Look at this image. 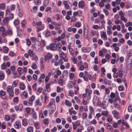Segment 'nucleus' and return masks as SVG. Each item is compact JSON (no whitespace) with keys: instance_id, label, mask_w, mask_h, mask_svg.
<instances>
[{"instance_id":"nucleus-1","label":"nucleus","mask_w":132,"mask_h":132,"mask_svg":"<svg viewBox=\"0 0 132 132\" xmlns=\"http://www.w3.org/2000/svg\"><path fill=\"white\" fill-rule=\"evenodd\" d=\"M57 45L55 43L51 44L49 46H47L46 48L47 50L50 49L51 50H56L57 47Z\"/></svg>"},{"instance_id":"nucleus-2","label":"nucleus","mask_w":132,"mask_h":132,"mask_svg":"<svg viewBox=\"0 0 132 132\" xmlns=\"http://www.w3.org/2000/svg\"><path fill=\"white\" fill-rule=\"evenodd\" d=\"M35 47L36 51L38 52H40L42 51V48L40 44L39 43L35 44Z\"/></svg>"},{"instance_id":"nucleus-3","label":"nucleus","mask_w":132,"mask_h":132,"mask_svg":"<svg viewBox=\"0 0 132 132\" xmlns=\"http://www.w3.org/2000/svg\"><path fill=\"white\" fill-rule=\"evenodd\" d=\"M45 61H47V59H50L52 58V55L51 53H48L47 54L45 55L44 56Z\"/></svg>"},{"instance_id":"nucleus-4","label":"nucleus","mask_w":132,"mask_h":132,"mask_svg":"<svg viewBox=\"0 0 132 132\" xmlns=\"http://www.w3.org/2000/svg\"><path fill=\"white\" fill-rule=\"evenodd\" d=\"M7 91L9 93H14L13 88L11 86H9L7 87Z\"/></svg>"},{"instance_id":"nucleus-5","label":"nucleus","mask_w":132,"mask_h":132,"mask_svg":"<svg viewBox=\"0 0 132 132\" xmlns=\"http://www.w3.org/2000/svg\"><path fill=\"white\" fill-rule=\"evenodd\" d=\"M63 3L64 5V7L66 9L68 10L69 9L70 6L68 4V2L67 1H63Z\"/></svg>"},{"instance_id":"nucleus-6","label":"nucleus","mask_w":132,"mask_h":132,"mask_svg":"<svg viewBox=\"0 0 132 132\" xmlns=\"http://www.w3.org/2000/svg\"><path fill=\"white\" fill-rule=\"evenodd\" d=\"M21 123L19 121H16L14 124V126L15 128L19 129L21 127Z\"/></svg>"},{"instance_id":"nucleus-7","label":"nucleus","mask_w":132,"mask_h":132,"mask_svg":"<svg viewBox=\"0 0 132 132\" xmlns=\"http://www.w3.org/2000/svg\"><path fill=\"white\" fill-rule=\"evenodd\" d=\"M19 85L20 88L21 89L23 90L25 89L26 87L25 85L23 83L20 82L19 83Z\"/></svg>"},{"instance_id":"nucleus-8","label":"nucleus","mask_w":132,"mask_h":132,"mask_svg":"<svg viewBox=\"0 0 132 132\" xmlns=\"http://www.w3.org/2000/svg\"><path fill=\"white\" fill-rule=\"evenodd\" d=\"M101 36L102 38H103V39L107 40L106 35L105 32H102L101 34Z\"/></svg>"},{"instance_id":"nucleus-9","label":"nucleus","mask_w":132,"mask_h":132,"mask_svg":"<svg viewBox=\"0 0 132 132\" xmlns=\"http://www.w3.org/2000/svg\"><path fill=\"white\" fill-rule=\"evenodd\" d=\"M35 97L34 96H32L30 98L29 100V103L30 104H31L33 101L35 100Z\"/></svg>"},{"instance_id":"nucleus-10","label":"nucleus","mask_w":132,"mask_h":132,"mask_svg":"<svg viewBox=\"0 0 132 132\" xmlns=\"http://www.w3.org/2000/svg\"><path fill=\"white\" fill-rule=\"evenodd\" d=\"M84 33L85 35H87L88 33V27H84Z\"/></svg>"},{"instance_id":"nucleus-11","label":"nucleus","mask_w":132,"mask_h":132,"mask_svg":"<svg viewBox=\"0 0 132 132\" xmlns=\"http://www.w3.org/2000/svg\"><path fill=\"white\" fill-rule=\"evenodd\" d=\"M84 5V3L83 1H81L79 2L78 6L81 8H83Z\"/></svg>"},{"instance_id":"nucleus-12","label":"nucleus","mask_w":132,"mask_h":132,"mask_svg":"<svg viewBox=\"0 0 132 132\" xmlns=\"http://www.w3.org/2000/svg\"><path fill=\"white\" fill-rule=\"evenodd\" d=\"M28 53L29 55L31 57H33L35 56V54L33 53V51L30 50H28Z\"/></svg>"},{"instance_id":"nucleus-13","label":"nucleus","mask_w":132,"mask_h":132,"mask_svg":"<svg viewBox=\"0 0 132 132\" xmlns=\"http://www.w3.org/2000/svg\"><path fill=\"white\" fill-rule=\"evenodd\" d=\"M112 113L114 115V117L116 118H117L118 116V112L115 110H113L112 111Z\"/></svg>"},{"instance_id":"nucleus-14","label":"nucleus","mask_w":132,"mask_h":132,"mask_svg":"<svg viewBox=\"0 0 132 132\" xmlns=\"http://www.w3.org/2000/svg\"><path fill=\"white\" fill-rule=\"evenodd\" d=\"M88 132H94V129L92 126H91L88 127L87 128Z\"/></svg>"},{"instance_id":"nucleus-15","label":"nucleus","mask_w":132,"mask_h":132,"mask_svg":"<svg viewBox=\"0 0 132 132\" xmlns=\"http://www.w3.org/2000/svg\"><path fill=\"white\" fill-rule=\"evenodd\" d=\"M114 104L116 108L118 110L120 109V105L117 103H114Z\"/></svg>"},{"instance_id":"nucleus-16","label":"nucleus","mask_w":132,"mask_h":132,"mask_svg":"<svg viewBox=\"0 0 132 132\" xmlns=\"http://www.w3.org/2000/svg\"><path fill=\"white\" fill-rule=\"evenodd\" d=\"M65 104L66 105L69 106H71L72 104L71 103L67 100H65Z\"/></svg>"},{"instance_id":"nucleus-17","label":"nucleus","mask_w":132,"mask_h":132,"mask_svg":"<svg viewBox=\"0 0 132 132\" xmlns=\"http://www.w3.org/2000/svg\"><path fill=\"white\" fill-rule=\"evenodd\" d=\"M5 77V75L2 72H0V80H3Z\"/></svg>"},{"instance_id":"nucleus-18","label":"nucleus","mask_w":132,"mask_h":132,"mask_svg":"<svg viewBox=\"0 0 132 132\" xmlns=\"http://www.w3.org/2000/svg\"><path fill=\"white\" fill-rule=\"evenodd\" d=\"M32 117L33 119H36L37 118V114L36 112L34 111L32 112Z\"/></svg>"},{"instance_id":"nucleus-19","label":"nucleus","mask_w":132,"mask_h":132,"mask_svg":"<svg viewBox=\"0 0 132 132\" xmlns=\"http://www.w3.org/2000/svg\"><path fill=\"white\" fill-rule=\"evenodd\" d=\"M2 106L5 109H6L7 107V103L6 102H3L2 103Z\"/></svg>"},{"instance_id":"nucleus-20","label":"nucleus","mask_w":132,"mask_h":132,"mask_svg":"<svg viewBox=\"0 0 132 132\" xmlns=\"http://www.w3.org/2000/svg\"><path fill=\"white\" fill-rule=\"evenodd\" d=\"M51 35V33L48 30H47L45 32V35L47 37L50 36Z\"/></svg>"},{"instance_id":"nucleus-21","label":"nucleus","mask_w":132,"mask_h":132,"mask_svg":"<svg viewBox=\"0 0 132 132\" xmlns=\"http://www.w3.org/2000/svg\"><path fill=\"white\" fill-rule=\"evenodd\" d=\"M49 3V0H45L43 2V5L45 6H46Z\"/></svg>"},{"instance_id":"nucleus-22","label":"nucleus","mask_w":132,"mask_h":132,"mask_svg":"<svg viewBox=\"0 0 132 132\" xmlns=\"http://www.w3.org/2000/svg\"><path fill=\"white\" fill-rule=\"evenodd\" d=\"M27 130L28 132H33V128L32 127H30L27 128Z\"/></svg>"},{"instance_id":"nucleus-23","label":"nucleus","mask_w":132,"mask_h":132,"mask_svg":"<svg viewBox=\"0 0 132 132\" xmlns=\"http://www.w3.org/2000/svg\"><path fill=\"white\" fill-rule=\"evenodd\" d=\"M23 14L22 10L18 11V15L19 17H21L23 15Z\"/></svg>"},{"instance_id":"nucleus-24","label":"nucleus","mask_w":132,"mask_h":132,"mask_svg":"<svg viewBox=\"0 0 132 132\" xmlns=\"http://www.w3.org/2000/svg\"><path fill=\"white\" fill-rule=\"evenodd\" d=\"M5 4L2 3L0 4V8L2 10H4V9L5 8Z\"/></svg>"},{"instance_id":"nucleus-25","label":"nucleus","mask_w":132,"mask_h":132,"mask_svg":"<svg viewBox=\"0 0 132 132\" xmlns=\"http://www.w3.org/2000/svg\"><path fill=\"white\" fill-rule=\"evenodd\" d=\"M101 71L102 72L103 74V75H101V76L102 77H104V76L105 75V74L104 73L105 72V69L103 67H102L101 69Z\"/></svg>"},{"instance_id":"nucleus-26","label":"nucleus","mask_w":132,"mask_h":132,"mask_svg":"<svg viewBox=\"0 0 132 132\" xmlns=\"http://www.w3.org/2000/svg\"><path fill=\"white\" fill-rule=\"evenodd\" d=\"M44 29V27H43L42 26H41V27H38V28H37V31L38 32H39L41 30L43 29Z\"/></svg>"},{"instance_id":"nucleus-27","label":"nucleus","mask_w":132,"mask_h":132,"mask_svg":"<svg viewBox=\"0 0 132 132\" xmlns=\"http://www.w3.org/2000/svg\"><path fill=\"white\" fill-rule=\"evenodd\" d=\"M18 107L20 111H22L23 108L22 105L21 104H20L18 105Z\"/></svg>"},{"instance_id":"nucleus-28","label":"nucleus","mask_w":132,"mask_h":132,"mask_svg":"<svg viewBox=\"0 0 132 132\" xmlns=\"http://www.w3.org/2000/svg\"><path fill=\"white\" fill-rule=\"evenodd\" d=\"M128 109L129 112H132V105H130L128 107Z\"/></svg>"},{"instance_id":"nucleus-29","label":"nucleus","mask_w":132,"mask_h":132,"mask_svg":"<svg viewBox=\"0 0 132 132\" xmlns=\"http://www.w3.org/2000/svg\"><path fill=\"white\" fill-rule=\"evenodd\" d=\"M15 6L14 4H12L10 6L11 10H14L15 9Z\"/></svg>"},{"instance_id":"nucleus-30","label":"nucleus","mask_w":132,"mask_h":132,"mask_svg":"<svg viewBox=\"0 0 132 132\" xmlns=\"http://www.w3.org/2000/svg\"><path fill=\"white\" fill-rule=\"evenodd\" d=\"M27 77L28 81H30L32 79V77L30 75H27Z\"/></svg>"},{"instance_id":"nucleus-31","label":"nucleus","mask_w":132,"mask_h":132,"mask_svg":"<svg viewBox=\"0 0 132 132\" xmlns=\"http://www.w3.org/2000/svg\"><path fill=\"white\" fill-rule=\"evenodd\" d=\"M70 54L72 55H73L74 54V51L73 49H71L70 50H69Z\"/></svg>"},{"instance_id":"nucleus-32","label":"nucleus","mask_w":132,"mask_h":132,"mask_svg":"<svg viewBox=\"0 0 132 132\" xmlns=\"http://www.w3.org/2000/svg\"><path fill=\"white\" fill-rule=\"evenodd\" d=\"M89 109L90 111V113H94V110L93 107L91 106H89Z\"/></svg>"},{"instance_id":"nucleus-33","label":"nucleus","mask_w":132,"mask_h":132,"mask_svg":"<svg viewBox=\"0 0 132 132\" xmlns=\"http://www.w3.org/2000/svg\"><path fill=\"white\" fill-rule=\"evenodd\" d=\"M71 22H74L76 21V18L75 16H72L71 17Z\"/></svg>"},{"instance_id":"nucleus-34","label":"nucleus","mask_w":132,"mask_h":132,"mask_svg":"<svg viewBox=\"0 0 132 132\" xmlns=\"http://www.w3.org/2000/svg\"><path fill=\"white\" fill-rule=\"evenodd\" d=\"M102 114L104 116H107L108 114L107 111H103L102 112Z\"/></svg>"},{"instance_id":"nucleus-35","label":"nucleus","mask_w":132,"mask_h":132,"mask_svg":"<svg viewBox=\"0 0 132 132\" xmlns=\"http://www.w3.org/2000/svg\"><path fill=\"white\" fill-rule=\"evenodd\" d=\"M106 126L107 127V129L109 130H110L111 129L112 127L111 125L109 123H107Z\"/></svg>"},{"instance_id":"nucleus-36","label":"nucleus","mask_w":132,"mask_h":132,"mask_svg":"<svg viewBox=\"0 0 132 132\" xmlns=\"http://www.w3.org/2000/svg\"><path fill=\"white\" fill-rule=\"evenodd\" d=\"M115 96V94L111 92L110 95V97L112 98H114Z\"/></svg>"},{"instance_id":"nucleus-37","label":"nucleus","mask_w":132,"mask_h":132,"mask_svg":"<svg viewBox=\"0 0 132 132\" xmlns=\"http://www.w3.org/2000/svg\"><path fill=\"white\" fill-rule=\"evenodd\" d=\"M49 122L48 119H45L44 120V123L45 124H48Z\"/></svg>"},{"instance_id":"nucleus-38","label":"nucleus","mask_w":132,"mask_h":132,"mask_svg":"<svg viewBox=\"0 0 132 132\" xmlns=\"http://www.w3.org/2000/svg\"><path fill=\"white\" fill-rule=\"evenodd\" d=\"M74 73H70L69 76L70 79H71L73 78L74 77Z\"/></svg>"},{"instance_id":"nucleus-39","label":"nucleus","mask_w":132,"mask_h":132,"mask_svg":"<svg viewBox=\"0 0 132 132\" xmlns=\"http://www.w3.org/2000/svg\"><path fill=\"white\" fill-rule=\"evenodd\" d=\"M3 49L4 51L6 53L8 52L9 50V48L6 47H4Z\"/></svg>"},{"instance_id":"nucleus-40","label":"nucleus","mask_w":132,"mask_h":132,"mask_svg":"<svg viewBox=\"0 0 132 132\" xmlns=\"http://www.w3.org/2000/svg\"><path fill=\"white\" fill-rule=\"evenodd\" d=\"M32 68L34 69H36L37 68V65L35 63L33 64L31 66Z\"/></svg>"},{"instance_id":"nucleus-41","label":"nucleus","mask_w":132,"mask_h":132,"mask_svg":"<svg viewBox=\"0 0 132 132\" xmlns=\"http://www.w3.org/2000/svg\"><path fill=\"white\" fill-rule=\"evenodd\" d=\"M123 85H120V86L119 87L118 89L119 91H122L123 90Z\"/></svg>"},{"instance_id":"nucleus-42","label":"nucleus","mask_w":132,"mask_h":132,"mask_svg":"<svg viewBox=\"0 0 132 132\" xmlns=\"http://www.w3.org/2000/svg\"><path fill=\"white\" fill-rule=\"evenodd\" d=\"M5 91L3 90H2L0 91V95L2 96L5 95Z\"/></svg>"},{"instance_id":"nucleus-43","label":"nucleus","mask_w":132,"mask_h":132,"mask_svg":"<svg viewBox=\"0 0 132 132\" xmlns=\"http://www.w3.org/2000/svg\"><path fill=\"white\" fill-rule=\"evenodd\" d=\"M125 26L127 27H128L129 26H132V23L131 22H129L126 23L125 24Z\"/></svg>"},{"instance_id":"nucleus-44","label":"nucleus","mask_w":132,"mask_h":132,"mask_svg":"<svg viewBox=\"0 0 132 132\" xmlns=\"http://www.w3.org/2000/svg\"><path fill=\"white\" fill-rule=\"evenodd\" d=\"M23 95L24 97H27L28 96V93L25 91H24L23 92Z\"/></svg>"},{"instance_id":"nucleus-45","label":"nucleus","mask_w":132,"mask_h":132,"mask_svg":"<svg viewBox=\"0 0 132 132\" xmlns=\"http://www.w3.org/2000/svg\"><path fill=\"white\" fill-rule=\"evenodd\" d=\"M30 39L31 40V41L33 42H34L37 40L36 38L35 37H31L30 38Z\"/></svg>"},{"instance_id":"nucleus-46","label":"nucleus","mask_w":132,"mask_h":132,"mask_svg":"<svg viewBox=\"0 0 132 132\" xmlns=\"http://www.w3.org/2000/svg\"><path fill=\"white\" fill-rule=\"evenodd\" d=\"M82 51L84 52H87V49L85 47H82L81 48Z\"/></svg>"},{"instance_id":"nucleus-47","label":"nucleus","mask_w":132,"mask_h":132,"mask_svg":"<svg viewBox=\"0 0 132 132\" xmlns=\"http://www.w3.org/2000/svg\"><path fill=\"white\" fill-rule=\"evenodd\" d=\"M103 11L106 15L107 16L108 15L109 12L107 10L104 9L103 10Z\"/></svg>"},{"instance_id":"nucleus-48","label":"nucleus","mask_w":132,"mask_h":132,"mask_svg":"<svg viewBox=\"0 0 132 132\" xmlns=\"http://www.w3.org/2000/svg\"><path fill=\"white\" fill-rule=\"evenodd\" d=\"M41 44H42L44 46L46 45V44L45 41V40H41Z\"/></svg>"},{"instance_id":"nucleus-49","label":"nucleus","mask_w":132,"mask_h":132,"mask_svg":"<svg viewBox=\"0 0 132 132\" xmlns=\"http://www.w3.org/2000/svg\"><path fill=\"white\" fill-rule=\"evenodd\" d=\"M81 26V24L79 22H77L76 24V27H77L79 28Z\"/></svg>"},{"instance_id":"nucleus-50","label":"nucleus","mask_w":132,"mask_h":132,"mask_svg":"<svg viewBox=\"0 0 132 132\" xmlns=\"http://www.w3.org/2000/svg\"><path fill=\"white\" fill-rule=\"evenodd\" d=\"M13 101L14 102H16L18 101V98L17 97H14L13 99Z\"/></svg>"},{"instance_id":"nucleus-51","label":"nucleus","mask_w":132,"mask_h":132,"mask_svg":"<svg viewBox=\"0 0 132 132\" xmlns=\"http://www.w3.org/2000/svg\"><path fill=\"white\" fill-rule=\"evenodd\" d=\"M24 23L25 20H22L21 23L22 25V26L23 27H24L25 26V25Z\"/></svg>"},{"instance_id":"nucleus-52","label":"nucleus","mask_w":132,"mask_h":132,"mask_svg":"<svg viewBox=\"0 0 132 132\" xmlns=\"http://www.w3.org/2000/svg\"><path fill=\"white\" fill-rule=\"evenodd\" d=\"M118 76V73H114L113 74V77L115 78H117Z\"/></svg>"},{"instance_id":"nucleus-53","label":"nucleus","mask_w":132,"mask_h":132,"mask_svg":"<svg viewBox=\"0 0 132 132\" xmlns=\"http://www.w3.org/2000/svg\"><path fill=\"white\" fill-rule=\"evenodd\" d=\"M62 125H64L66 123V121L65 119L64 118H62Z\"/></svg>"},{"instance_id":"nucleus-54","label":"nucleus","mask_w":132,"mask_h":132,"mask_svg":"<svg viewBox=\"0 0 132 132\" xmlns=\"http://www.w3.org/2000/svg\"><path fill=\"white\" fill-rule=\"evenodd\" d=\"M57 130V129L56 127L55 126H54L53 128L51 129V131L52 132H55Z\"/></svg>"},{"instance_id":"nucleus-55","label":"nucleus","mask_w":132,"mask_h":132,"mask_svg":"<svg viewBox=\"0 0 132 132\" xmlns=\"http://www.w3.org/2000/svg\"><path fill=\"white\" fill-rule=\"evenodd\" d=\"M105 90L106 93L107 94H109L110 92V90L108 88H105Z\"/></svg>"},{"instance_id":"nucleus-56","label":"nucleus","mask_w":132,"mask_h":132,"mask_svg":"<svg viewBox=\"0 0 132 132\" xmlns=\"http://www.w3.org/2000/svg\"><path fill=\"white\" fill-rule=\"evenodd\" d=\"M65 33L63 32L61 34V37L62 39H64L65 37Z\"/></svg>"},{"instance_id":"nucleus-57","label":"nucleus","mask_w":132,"mask_h":132,"mask_svg":"<svg viewBox=\"0 0 132 132\" xmlns=\"http://www.w3.org/2000/svg\"><path fill=\"white\" fill-rule=\"evenodd\" d=\"M41 65V70L43 71L44 70V65L43 64H42Z\"/></svg>"},{"instance_id":"nucleus-58","label":"nucleus","mask_w":132,"mask_h":132,"mask_svg":"<svg viewBox=\"0 0 132 132\" xmlns=\"http://www.w3.org/2000/svg\"><path fill=\"white\" fill-rule=\"evenodd\" d=\"M84 68V67L83 65H80L79 67V69L81 70H83Z\"/></svg>"},{"instance_id":"nucleus-59","label":"nucleus","mask_w":132,"mask_h":132,"mask_svg":"<svg viewBox=\"0 0 132 132\" xmlns=\"http://www.w3.org/2000/svg\"><path fill=\"white\" fill-rule=\"evenodd\" d=\"M113 126L114 128H116L118 126V124L117 123H113Z\"/></svg>"},{"instance_id":"nucleus-60","label":"nucleus","mask_w":132,"mask_h":132,"mask_svg":"<svg viewBox=\"0 0 132 132\" xmlns=\"http://www.w3.org/2000/svg\"><path fill=\"white\" fill-rule=\"evenodd\" d=\"M63 82V80L62 79H61L60 80L58 81V83L61 86H62V83Z\"/></svg>"},{"instance_id":"nucleus-61","label":"nucleus","mask_w":132,"mask_h":132,"mask_svg":"<svg viewBox=\"0 0 132 132\" xmlns=\"http://www.w3.org/2000/svg\"><path fill=\"white\" fill-rule=\"evenodd\" d=\"M14 53L12 51L10 52L9 53V55L11 56H14Z\"/></svg>"},{"instance_id":"nucleus-62","label":"nucleus","mask_w":132,"mask_h":132,"mask_svg":"<svg viewBox=\"0 0 132 132\" xmlns=\"http://www.w3.org/2000/svg\"><path fill=\"white\" fill-rule=\"evenodd\" d=\"M22 69V68L20 67H19L18 69V71L19 73L21 74V70Z\"/></svg>"},{"instance_id":"nucleus-63","label":"nucleus","mask_w":132,"mask_h":132,"mask_svg":"<svg viewBox=\"0 0 132 132\" xmlns=\"http://www.w3.org/2000/svg\"><path fill=\"white\" fill-rule=\"evenodd\" d=\"M129 36V33L128 32L126 33L125 35V37L126 39H128Z\"/></svg>"},{"instance_id":"nucleus-64","label":"nucleus","mask_w":132,"mask_h":132,"mask_svg":"<svg viewBox=\"0 0 132 132\" xmlns=\"http://www.w3.org/2000/svg\"><path fill=\"white\" fill-rule=\"evenodd\" d=\"M26 42L27 45L28 46H29L31 44V42L29 39H27Z\"/></svg>"}]
</instances>
